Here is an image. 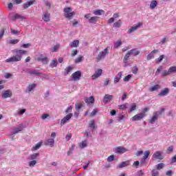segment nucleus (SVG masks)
Returning <instances> with one entry per match:
<instances>
[{"instance_id": "f257e3e1", "label": "nucleus", "mask_w": 176, "mask_h": 176, "mask_svg": "<svg viewBox=\"0 0 176 176\" xmlns=\"http://www.w3.org/2000/svg\"><path fill=\"white\" fill-rule=\"evenodd\" d=\"M16 56H12L6 60V63H17L21 61L22 54H27L28 52L24 50H14Z\"/></svg>"}, {"instance_id": "f03ea898", "label": "nucleus", "mask_w": 176, "mask_h": 176, "mask_svg": "<svg viewBox=\"0 0 176 176\" xmlns=\"http://www.w3.org/2000/svg\"><path fill=\"white\" fill-rule=\"evenodd\" d=\"M64 12V16L67 20H72L74 16H75V12H72V8L70 7L65 8L63 10Z\"/></svg>"}, {"instance_id": "7ed1b4c3", "label": "nucleus", "mask_w": 176, "mask_h": 176, "mask_svg": "<svg viewBox=\"0 0 176 176\" xmlns=\"http://www.w3.org/2000/svg\"><path fill=\"white\" fill-rule=\"evenodd\" d=\"M107 54H109V48L108 47H106L103 51L98 54V56L96 57V60L98 61H101V59L104 58Z\"/></svg>"}, {"instance_id": "20e7f679", "label": "nucleus", "mask_w": 176, "mask_h": 176, "mask_svg": "<svg viewBox=\"0 0 176 176\" xmlns=\"http://www.w3.org/2000/svg\"><path fill=\"white\" fill-rule=\"evenodd\" d=\"M126 151L127 148L123 146H117L113 148V152L118 155H123V153H126Z\"/></svg>"}, {"instance_id": "39448f33", "label": "nucleus", "mask_w": 176, "mask_h": 176, "mask_svg": "<svg viewBox=\"0 0 176 176\" xmlns=\"http://www.w3.org/2000/svg\"><path fill=\"white\" fill-rule=\"evenodd\" d=\"M153 159H155V160H163L164 159V156H163V151H155L153 155Z\"/></svg>"}, {"instance_id": "423d86ee", "label": "nucleus", "mask_w": 176, "mask_h": 176, "mask_svg": "<svg viewBox=\"0 0 176 176\" xmlns=\"http://www.w3.org/2000/svg\"><path fill=\"white\" fill-rule=\"evenodd\" d=\"M72 116H74V114L72 113L67 114L60 120V124L64 125L66 123H68L69 120H71V119L72 118Z\"/></svg>"}, {"instance_id": "0eeeda50", "label": "nucleus", "mask_w": 176, "mask_h": 176, "mask_svg": "<svg viewBox=\"0 0 176 176\" xmlns=\"http://www.w3.org/2000/svg\"><path fill=\"white\" fill-rule=\"evenodd\" d=\"M81 77L82 72L80 71L75 72L73 74H72V78L73 80H80Z\"/></svg>"}, {"instance_id": "6e6552de", "label": "nucleus", "mask_w": 176, "mask_h": 176, "mask_svg": "<svg viewBox=\"0 0 176 176\" xmlns=\"http://www.w3.org/2000/svg\"><path fill=\"white\" fill-rule=\"evenodd\" d=\"M37 61H41V62L43 63V64H44L45 65H47V64H49V58H47V57H43V55H40V56L37 58Z\"/></svg>"}, {"instance_id": "1a4fd4ad", "label": "nucleus", "mask_w": 176, "mask_h": 176, "mask_svg": "<svg viewBox=\"0 0 176 176\" xmlns=\"http://www.w3.org/2000/svg\"><path fill=\"white\" fill-rule=\"evenodd\" d=\"M12 96H13V94L9 89L4 91L1 94L2 98H4V99L10 98Z\"/></svg>"}, {"instance_id": "9d476101", "label": "nucleus", "mask_w": 176, "mask_h": 176, "mask_svg": "<svg viewBox=\"0 0 176 176\" xmlns=\"http://www.w3.org/2000/svg\"><path fill=\"white\" fill-rule=\"evenodd\" d=\"M144 118H145V113H138V114L135 115L132 118V120L133 122L138 121V120H142V119H144Z\"/></svg>"}, {"instance_id": "9b49d317", "label": "nucleus", "mask_w": 176, "mask_h": 176, "mask_svg": "<svg viewBox=\"0 0 176 176\" xmlns=\"http://www.w3.org/2000/svg\"><path fill=\"white\" fill-rule=\"evenodd\" d=\"M113 99V96L106 94L104 96L103 102L104 104H108V102H111V101H112Z\"/></svg>"}, {"instance_id": "f8f14e48", "label": "nucleus", "mask_w": 176, "mask_h": 176, "mask_svg": "<svg viewBox=\"0 0 176 176\" xmlns=\"http://www.w3.org/2000/svg\"><path fill=\"white\" fill-rule=\"evenodd\" d=\"M142 25V23H138L137 25L131 27L129 30H128V34H133V32H135V31L138 30L140 27Z\"/></svg>"}, {"instance_id": "ddd939ff", "label": "nucleus", "mask_w": 176, "mask_h": 176, "mask_svg": "<svg viewBox=\"0 0 176 176\" xmlns=\"http://www.w3.org/2000/svg\"><path fill=\"white\" fill-rule=\"evenodd\" d=\"M102 75V69H98L96 71L95 74L92 75L91 78L93 80L97 79V78H100V76Z\"/></svg>"}, {"instance_id": "4468645a", "label": "nucleus", "mask_w": 176, "mask_h": 176, "mask_svg": "<svg viewBox=\"0 0 176 176\" xmlns=\"http://www.w3.org/2000/svg\"><path fill=\"white\" fill-rule=\"evenodd\" d=\"M168 93H170V89L165 88L162 89L160 94H158V96L159 97H166Z\"/></svg>"}, {"instance_id": "2eb2a0df", "label": "nucleus", "mask_w": 176, "mask_h": 176, "mask_svg": "<svg viewBox=\"0 0 176 176\" xmlns=\"http://www.w3.org/2000/svg\"><path fill=\"white\" fill-rule=\"evenodd\" d=\"M45 145H47V146H50V148H53V146H54V139L50 138L47 140L45 142Z\"/></svg>"}, {"instance_id": "dca6fc26", "label": "nucleus", "mask_w": 176, "mask_h": 176, "mask_svg": "<svg viewBox=\"0 0 176 176\" xmlns=\"http://www.w3.org/2000/svg\"><path fill=\"white\" fill-rule=\"evenodd\" d=\"M36 2V1L35 0H30L29 1H28L27 3H23V9H28V8H30V6H32V5H34V3H35Z\"/></svg>"}, {"instance_id": "f3484780", "label": "nucleus", "mask_w": 176, "mask_h": 176, "mask_svg": "<svg viewBox=\"0 0 176 176\" xmlns=\"http://www.w3.org/2000/svg\"><path fill=\"white\" fill-rule=\"evenodd\" d=\"M127 166H130V160H126L119 164L117 168H123L124 167H127Z\"/></svg>"}, {"instance_id": "a211bd4d", "label": "nucleus", "mask_w": 176, "mask_h": 176, "mask_svg": "<svg viewBox=\"0 0 176 176\" xmlns=\"http://www.w3.org/2000/svg\"><path fill=\"white\" fill-rule=\"evenodd\" d=\"M42 19L45 23H49L50 21V14L49 12H45L43 14Z\"/></svg>"}, {"instance_id": "6ab92c4d", "label": "nucleus", "mask_w": 176, "mask_h": 176, "mask_svg": "<svg viewBox=\"0 0 176 176\" xmlns=\"http://www.w3.org/2000/svg\"><path fill=\"white\" fill-rule=\"evenodd\" d=\"M157 119H159V116L157 115V113L154 112L153 117L148 120V122L153 124V123H155Z\"/></svg>"}, {"instance_id": "aec40b11", "label": "nucleus", "mask_w": 176, "mask_h": 176, "mask_svg": "<svg viewBox=\"0 0 176 176\" xmlns=\"http://www.w3.org/2000/svg\"><path fill=\"white\" fill-rule=\"evenodd\" d=\"M158 52H159V50H154L148 55H147L146 58H147L148 61H150V60H152V58H155V54H156V53H157Z\"/></svg>"}, {"instance_id": "412c9836", "label": "nucleus", "mask_w": 176, "mask_h": 176, "mask_svg": "<svg viewBox=\"0 0 176 176\" xmlns=\"http://www.w3.org/2000/svg\"><path fill=\"white\" fill-rule=\"evenodd\" d=\"M21 131H23V126H19V127H16L12 130L11 132L12 135H14V134H19Z\"/></svg>"}, {"instance_id": "4be33fe9", "label": "nucleus", "mask_w": 176, "mask_h": 176, "mask_svg": "<svg viewBox=\"0 0 176 176\" xmlns=\"http://www.w3.org/2000/svg\"><path fill=\"white\" fill-rule=\"evenodd\" d=\"M89 127H90L91 131H94L97 126H96V122L94 120H91L89 123Z\"/></svg>"}, {"instance_id": "5701e85b", "label": "nucleus", "mask_w": 176, "mask_h": 176, "mask_svg": "<svg viewBox=\"0 0 176 176\" xmlns=\"http://www.w3.org/2000/svg\"><path fill=\"white\" fill-rule=\"evenodd\" d=\"M28 74H30V75H34V76H39V75H42V73L36 70H28Z\"/></svg>"}, {"instance_id": "b1692460", "label": "nucleus", "mask_w": 176, "mask_h": 176, "mask_svg": "<svg viewBox=\"0 0 176 176\" xmlns=\"http://www.w3.org/2000/svg\"><path fill=\"white\" fill-rule=\"evenodd\" d=\"M129 52L131 56H138V54H140V51L137 49L131 50Z\"/></svg>"}, {"instance_id": "393cba45", "label": "nucleus", "mask_w": 176, "mask_h": 176, "mask_svg": "<svg viewBox=\"0 0 176 176\" xmlns=\"http://www.w3.org/2000/svg\"><path fill=\"white\" fill-rule=\"evenodd\" d=\"M85 102L88 105H90V104H94V97L90 96L89 98H86L85 99Z\"/></svg>"}, {"instance_id": "a878e982", "label": "nucleus", "mask_w": 176, "mask_h": 176, "mask_svg": "<svg viewBox=\"0 0 176 176\" xmlns=\"http://www.w3.org/2000/svg\"><path fill=\"white\" fill-rule=\"evenodd\" d=\"M69 46L72 47H78L79 46V40H74L69 43Z\"/></svg>"}, {"instance_id": "bb28decb", "label": "nucleus", "mask_w": 176, "mask_h": 176, "mask_svg": "<svg viewBox=\"0 0 176 176\" xmlns=\"http://www.w3.org/2000/svg\"><path fill=\"white\" fill-rule=\"evenodd\" d=\"M159 89H162V87L159 85H154L149 89L150 91H157Z\"/></svg>"}, {"instance_id": "cd10ccee", "label": "nucleus", "mask_w": 176, "mask_h": 176, "mask_svg": "<svg viewBox=\"0 0 176 176\" xmlns=\"http://www.w3.org/2000/svg\"><path fill=\"white\" fill-rule=\"evenodd\" d=\"M98 21V16H92L89 19V23L90 24H94V23H97Z\"/></svg>"}, {"instance_id": "c85d7f7f", "label": "nucleus", "mask_w": 176, "mask_h": 176, "mask_svg": "<svg viewBox=\"0 0 176 176\" xmlns=\"http://www.w3.org/2000/svg\"><path fill=\"white\" fill-rule=\"evenodd\" d=\"M38 156H39V153H34L30 155L29 159L30 160H35L38 158Z\"/></svg>"}, {"instance_id": "c756f323", "label": "nucleus", "mask_w": 176, "mask_h": 176, "mask_svg": "<svg viewBox=\"0 0 176 176\" xmlns=\"http://www.w3.org/2000/svg\"><path fill=\"white\" fill-rule=\"evenodd\" d=\"M94 14H95V16H101L102 14H104V10H97L96 11H94Z\"/></svg>"}, {"instance_id": "7c9ffc66", "label": "nucleus", "mask_w": 176, "mask_h": 176, "mask_svg": "<svg viewBox=\"0 0 176 176\" xmlns=\"http://www.w3.org/2000/svg\"><path fill=\"white\" fill-rule=\"evenodd\" d=\"M156 6H157V1L155 0L151 1L150 3V8L153 10L155 8H156Z\"/></svg>"}, {"instance_id": "2f4dec72", "label": "nucleus", "mask_w": 176, "mask_h": 176, "mask_svg": "<svg viewBox=\"0 0 176 176\" xmlns=\"http://www.w3.org/2000/svg\"><path fill=\"white\" fill-rule=\"evenodd\" d=\"M41 146H42V142L36 144V145L32 147V151H38Z\"/></svg>"}, {"instance_id": "473e14b6", "label": "nucleus", "mask_w": 176, "mask_h": 176, "mask_svg": "<svg viewBox=\"0 0 176 176\" xmlns=\"http://www.w3.org/2000/svg\"><path fill=\"white\" fill-rule=\"evenodd\" d=\"M58 64V63L57 62V60H52L51 63L50 64V67H51V68H56Z\"/></svg>"}, {"instance_id": "72a5a7b5", "label": "nucleus", "mask_w": 176, "mask_h": 176, "mask_svg": "<svg viewBox=\"0 0 176 176\" xmlns=\"http://www.w3.org/2000/svg\"><path fill=\"white\" fill-rule=\"evenodd\" d=\"M161 75L162 76H168V75H170L169 69L168 70H162Z\"/></svg>"}, {"instance_id": "f704fd0d", "label": "nucleus", "mask_w": 176, "mask_h": 176, "mask_svg": "<svg viewBox=\"0 0 176 176\" xmlns=\"http://www.w3.org/2000/svg\"><path fill=\"white\" fill-rule=\"evenodd\" d=\"M155 168H156L155 170H160L164 168V163L158 164L155 166Z\"/></svg>"}, {"instance_id": "c9c22d12", "label": "nucleus", "mask_w": 176, "mask_h": 176, "mask_svg": "<svg viewBox=\"0 0 176 176\" xmlns=\"http://www.w3.org/2000/svg\"><path fill=\"white\" fill-rule=\"evenodd\" d=\"M113 25L116 28H120V27L122 25V21L118 20L117 22L114 23Z\"/></svg>"}, {"instance_id": "e433bc0d", "label": "nucleus", "mask_w": 176, "mask_h": 176, "mask_svg": "<svg viewBox=\"0 0 176 176\" xmlns=\"http://www.w3.org/2000/svg\"><path fill=\"white\" fill-rule=\"evenodd\" d=\"M74 149H75V145H72L71 148H69V151H67V156H70L71 155H72Z\"/></svg>"}, {"instance_id": "4c0bfd02", "label": "nucleus", "mask_w": 176, "mask_h": 176, "mask_svg": "<svg viewBox=\"0 0 176 176\" xmlns=\"http://www.w3.org/2000/svg\"><path fill=\"white\" fill-rule=\"evenodd\" d=\"M168 69L170 74H176V66H172Z\"/></svg>"}, {"instance_id": "58836bf2", "label": "nucleus", "mask_w": 176, "mask_h": 176, "mask_svg": "<svg viewBox=\"0 0 176 176\" xmlns=\"http://www.w3.org/2000/svg\"><path fill=\"white\" fill-rule=\"evenodd\" d=\"M36 163H38L36 160H32V161L29 162V166L30 167H34L36 165Z\"/></svg>"}, {"instance_id": "ea45409f", "label": "nucleus", "mask_w": 176, "mask_h": 176, "mask_svg": "<svg viewBox=\"0 0 176 176\" xmlns=\"http://www.w3.org/2000/svg\"><path fill=\"white\" fill-rule=\"evenodd\" d=\"M79 146L81 149H83L84 148H86V146H87V142L86 141H83L80 143Z\"/></svg>"}, {"instance_id": "a19ab883", "label": "nucleus", "mask_w": 176, "mask_h": 176, "mask_svg": "<svg viewBox=\"0 0 176 176\" xmlns=\"http://www.w3.org/2000/svg\"><path fill=\"white\" fill-rule=\"evenodd\" d=\"M173 151H174V146H170L167 148L166 153L168 155H170V153H172V152H173Z\"/></svg>"}, {"instance_id": "79ce46f5", "label": "nucleus", "mask_w": 176, "mask_h": 176, "mask_svg": "<svg viewBox=\"0 0 176 176\" xmlns=\"http://www.w3.org/2000/svg\"><path fill=\"white\" fill-rule=\"evenodd\" d=\"M130 56H131V54L128 52L126 53V54L125 55L124 58V63L125 64H127V60H129V58L130 57Z\"/></svg>"}, {"instance_id": "37998d69", "label": "nucleus", "mask_w": 176, "mask_h": 176, "mask_svg": "<svg viewBox=\"0 0 176 176\" xmlns=\"http://www.w3.org/2000/svg\"><path fill=\"white\" fill-rule=\"evenodd\" d=\"M121 45H122V41L120 40L114 43L115 49H118V47H120Z\"/></svg>"}, {"instance_id": "c03bdc74", "label": "nucleus", "mask_w": 176, "mask_h": 176, "mask_svg": "<svg viewBox=\"0 0 176 176\" xmlns=\"http://www.w3.org/2000/svg\"><path fill=\"white\" fill-rule=\"evenodd\" d=\"M164 111H166V109L164 108H161L160 109V111H155L154 112L155 113H157V116H160V115H162V113H164Z\"/></svg>"}, {"instance_id": "a18cd8bd", "label": "nucleus", "mask_w": 176, "mask_h": 176, "mask_svg": "<svg viewBox=\"0 0 176 176\" xmlns=\"http://www.w3.org/2000/svg\"><path fill=\"white\" fill-rule=\"evenodd\" d=\"M82 107H83V104L82 103H78L76 104V109L79 112L80 109H82Z\"/></svg>"}, {"instance_id": "49530a36", "label": "nucleus", "mask_w": 176, "mask_h": 176, "mask_svg": "<svg viewBox=\"0 0 176 176\" xmlns=\"http://www.w3.org/2000/svg\"><path fill=\"white\" fill-rule=\"evenodd\" d=\"M135 109H137V104L135 103H133L129 109V112H133V111H135Z\"/></svg>"}, {"instance_id": "de8ad7c7", "label": "nucleus", "mask_w": 176, "mask_h": 176, "mask_svg": "<svg viewBox=\"0 0 176 176\" xmlns=\"http://www.w3.org/2000/svg\"><path fill=\"white\" fill-rule=\"evenodd\" d=\"M149 155H151V152L149 151H144L143 159L146 160V158L149 157Z\"/></svg>"}, {"instance_id": "09e8293b", "label": "nucleus", "mask_w": 176, "mask_h": 176, "mask_svg": "<svg viewBox=\"0 0 176 176\" xmlns=\"http://www.w3.org/2000/svg\"><path fill=\"white\" fill-rule=\"evenodd\" d=\"M113 160H115V155H111L107 157V162L109 163H111V162H113Z\"/></svg>"}, {"instance_id": "8fccbe9b", "label": "nucleus", "mask_w": 176, "mask_h": 176, "mask_svg": "<svg viewBox=\"0 0 176 176\" xmlns=\"http://www.w3.org/2000/svg\"><path fill=\"white\" fill-rule=\"evenodd\" d=\"M151 176H159V171H157V170L156 169H153L151 171Z\"/></svg>"}, {"instance_id": "3c124183", "label": "nucleus", "mask_w": 176, "mask_h": 176, "mask_svg": "<svg viewBox=\"0 0 176 176\" xmlns=\"http://www.w3.org/2000/svg\"><path fill=\"white\" fill-rule=\"evenodd\" d=\"M131 74H128L126 76H125L123 79L124 82H129V80H130V79H131Z\"/></svg>"}, {"instance_id": "603ef678", "label": "nucleus", "mask_w": 176, "mask_h": 176, "mask_svg": "<svg viewBox=\"0 0 176 176\" xmlns=\"http://www.w3.org/2000/svg\"><path fill=\"white\" fill-rule=\"evenodd\" d=\"M23 3V0H13L12 3L13 5H20V3Z\"/></svg>"}, {"instance_id": "864d4df0", "label": "nucleus", "mask_w": 176, "mask_h": 176, "mask_svg": "<svg viewBox=\"0 0 176 176\" xmlns=\"http://www.w3.org/2000/svg\"><path fill=\"white\" fill-rule=\"evenodd\" d=\"M72 106H69L65 110V113H67V115H68L69 113H72Z\"/></svg>"}, {"instance_id": "5fc2aeb1", "label": "nucleus", "mask_w": 176, "mask_h": 176, "mask_svg": "<svg viewBox=\"0 0 176 176\" xmlns=\"http://www.w3.org/2000/svg\"><path fill=\"white\" fill-rule=\"evenodd\" d=\"M35 89V84H32L28 87V91H31L32 90H34Z\"/></svg>"}, {"instance_id": "6e6d98bb", "label": "nucleus", "mask_w": 176, "mask_h": 176, "mask_svg": "<svg viewBox=\"0 0 176 176\" xmlns=\"http://www.w3.org/2000/svg\"><path fill=\"white\" fill-rule=\"evenodd\" d=\"M31 43H27V44H23L21 45V47H23V49H28V47H30Z\"/></svg>"}, {"instance_id": "4d7b16f0", "label": "nucleus", "mask_w": 176, "mask_h": 176, "mask_svg": "<svg viewBox=\"0 0 176 176\" xmlns=\"http://www.w3.org/2000/svg\"><path fill=\"white\" fill-rule=\"evenodd\" d=\"M82 60H83V56H79L75 60L76 64H78V63H82Z\"/></svg>"}, {"instance_id": "13d9d810", "label": "nucleus", "mask_w": 176, "mask_h": 176, "mask_svg": "<svg viewBox=\"0 0 176 176\" xmlns=\"http://www.w3.org/2000/svg\"><path fill=\"white\" fill-rule=\"evenodd\" d=\"M11 34L13 35H19V34H20V31L11 29Z\"/></svg>"}, {"instance_id": "bf43d9fd", "label": "nucleus", "mask_w": 176, "mask_h": 176, "mask_svg": "<svg viewBox=\"0 0 176 176\" xmlns=\"http://www.w3.org/2000/svg\"><path fill=\"white\" fill-rule=\"evenodd\" d=\"M4 34H5V28H2L0 31V39H2V38H3Z\"/></svg>"}, {"instance_id": "052dcab7", "label": "nucleus", "mask_w": 176, "mask_h": 176, "mask_svg": "<svg viewBox=\"0 0 176 176\" xmlns=\"http://www.w3.org/2000/svg\"><path fill=\"white\" fill-rule=\"evenodd\" d=\"M120 109H127V103L120 105Z\"/></svg>"}, {"instance_id": "680f3d73", "label": "nucleus", "mask_w": 176, "mask_h": 176, "mask_svg": "<svg viewBox=\"0 0 176 176\" xmlns=\"http://www.w3.org/2000/svg\"><path fill=\"white\" fill-rule=\"evenodd\" d=\"M65 72L68 74L71 71H72V67L69 66L65 69Z\"/></svg>"}, {"instance_id": "e2e57ef3", "label": "nucleus", "mask_w": 176, "mask_h": 176, "mask_svg": "<svg viewBox=\"0 0 176 176\" xmlns=\"http://www.w3.org/2000/svg\"><path fill=\"white\" fill-rule=\"evenodd\" d=\"M9 17H10V19H11V20H12V21H16V15L13 16L12 13L10 14Z\"/></svg>"}, {"instance_id": "0e129e2a", "label": "nucleus", "mask_w": 176, "mask_h": 176, "mask_svg": "<svg viewBox=\"0 0 176 176\" xmlns=\"http://www.w3.org/2000/svg\"><path fill=\"white\" fill-rule=\"evenodd\" d=\"M18 42H19V39H14V40H11L10 41V43L11 45H16V44H17Z\"/></svg>"}, {"instance_id": "69168bd1", "label": "nucleus", "mask_w": 176, "mask_h": 176, "mask_svg": "<svg viewBox=\"0 0 176 176\" xmlns=\"http://www.w3.org/2000/svg\"><path fill=\"white\" fill-rule=\"evenodd\" d=\"M163 58H164V55H161L157 59V63H162L163 61Z\"/></svg>"}, {"instance_id": "338daca9", "label": "nucleus", "mask_w": 176, "mask_h": 176, "mask_svg": "<svg viewBox=\"0 0 176 176\" xmlns=\"http://www.w3.org/2000/svg\"><path fill=\"white\" fill-rule=\"evenodd\" d=\"M138 166H140V162L138 161H135L133 162L132 167H138Z\"/></svg>"}, {"instance_id": "774afa93", "label": "nucleus", "mask_w": 176, "mask_h": 176, "mask_svg": "<svg viewBox=\"0 0 176 176\" xmlns=\"http://www.w3.org/2000/svg\"><path fill=\"white\" fill-rule=\"evenodd\" d=\"M58 45H55L52 47V52H57L58 50Z\"/></svg>"}]
</instances>
